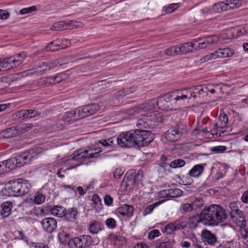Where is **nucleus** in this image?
Instances as JSON below:
<instances>
[{"label": "nucleus", "instance_id": "nucleus-1", "mask_svg": "<svg viewBox=\"0 0 248 248\" xmlns=\"http://www.w3.org/2000/svg\"><path fill=\"white\" fill-rule=\"evenodd\" d=\"M154 135L150 131L135 129L123 132L117 137V144L122 147L131 148L134 146L145 147L154 140Z\"/></svg>", "mask_w": 248, "mask_h": 248}, {"label": "nucleus", "instance_id": "nucleus-2", "mask_svg": "<svg viewBox=\"0 0 248 248\" xmlns=\"http://www.w3.org/2000/svg\"><path fill=\"white\" fill-rule=\"evenodd\" d=\"M202 223L206 226L217 225L227 217L225 210L217 204L205 206L200 212Z\"/></svg>", "mask_w": 248, "mask_h": 248}, {"label": "nucleus", "instance_id": "nucleus-3", "mask_svg": "<svg viewBox=\"0 0 248 248\" xmlns=\"http://www.w3.org/2000/svg\"><path fill=\"white\" fill-rule=\"evenodd\" d=\"M31 186L29 182L22 179H17L9 181L2 188V195L9 197L24 196L30 190Z\"/></svg>", "mask_w": 248, "mask_h": 248}, {"label": "nucleus", "instance_id": "nucleus-4", "mask_svg": "<svg viewBox=\"0 0 248 248\" xmlns=\"http://www.w3.org/2000/svg\"><path fill=\"white\" fill-rule=\"evenodd\" d=\"M183 101L184 99L180 90L161 95L157 99L159 108L166 111L179 108Z\"/></svg>", "mask_w": 248, "mask_h": 248}, {"label": "nucleus", "instance_id": "nucleus-5", "mask_svg": "<svg viewBox=\"0 0 248 248\" xmlns=\"http://www.w3.org/2000/svg\"><path fill=\"white\" fill-rule=\"evenodd\" d=\"M39 152H37L36 149H31L28 151V153H24L12 157L9 159L5 160L6 165L7 167L9 172L16 168H19L24 164L32 160L34 158L37 157Z\"/></svg>", "mask_w": 248, "mask_h": 248}, {"label": "nucleus", "instance_id": "nucleus-6", "mask_svg": "<svg viewBox=\"0 0 248 248\" xmlns=\"http://www.w3.org/2000/svg\"><path fill=\"white\" fill-rule=\"evenodd\" d=\"M143 178V172L139 170L137 172L135 170H129L125 174L122 185H124L126 190H132L134 189Z\"/></svg>", "mask_w": 248, "mask_h": 248}, {"label": "nucleus", "instance_id": "nucleus-7", "mask_svg": "<svg viewBox=\"0 0 248 248\" xmlns=\"http://www.w3.org/2000/svg\"><path fill=\"white\" fill-rule=\"evenodd\" d=\"M26 56L24 52H21L13 56L1 59L3 69L4 71H7L19 66L23 62Z\"/></svg>", "mask_w": 248, "mask_h": 248}, {"label": "nucleus", "instance_id": "nucleus-8", "mask_svg": "<svg viewBox=\"0 0 248 248\" xmlns=\"http://www.w3.org/2000/svg\"><path fill=\"white\" fill-rule=\"evenodd\" d=\"M102 152L101 148H90L89 150H86L83 152L78 153L73 156H70L71 160L80 161L78 164L76 165V167L78 166L83 162L84 159L92 158L98 156L99 153Z\"/></svg>", "mask_w": 248, "mask_h": 248}, {"label": "nucleus", "instance_id": "nucleus-9", "mask_svg": "<svg viewBox=\"0 0 248 248\" xmlns=\"http://www.w3.org/2000/svg\"><path fill=\"white\" fill-rule=\"evenodd\" d=\"M183 129L175 125L170 127L165 133L166 139L170 142L178 140L183 135Z\"/></svg>", "mask_w": 248, "mask_h": 248}, {"label": "nucleus", "instance_id": "nucleus-10", "mask_svg": "<svg viewBox=\"0 0 248 248\" xmlns=\"http://www.w3.org/2000/svg\"><path fill=\"white\" fill-rule=\"evenodd\" d=\"M99 109L97 104H90L85 105L82 108L77 109L78 114L81 119L95 114Z\"/></svg>", "mask_w": 248, "mask_h": 248}, {"label": "nucleus", "instance_id": "nucleus-11", "mask_svg": "<svg viewBox=\"0 0 248 248\" xmlns=\"http://www.w3.org/2000/svg\"><path fill=\"white\" fill-rule=\"evenodd\" d=\"M41 224L43 230L49 233L55 231L57 228V221L53 217H46L43 219L41 221Z\"/></svg>", "mask_w": 248, "mask_h": 248}, {"label": "nucleus", "instance_id": "nucleus-12", "mask_svg": "<svg viewBox=\"0 0 248 248\" xmlns=\"http://www.w3.org/2000/svg\"><path fill=\"white\" fill-rule=\"evenodd\" d=\"M201 85H198L193 88H189L180 90L184 101L186 99H193L195 100L197 94L200 95Z\"/></svg>", "mask_w": 248, "mask_h": 248}, {"label": "nucleus", "instance_id": "nucleus-13", "mask_svg": "<svg viewBox=\"0 0 248 248\" xmlns=\"http://www.w3.org/2000/svg\"><path fill=\"white\" fill-rule=\"evenodd\" d=\"M219 41V37L217 35L208 36L203 38V41L199 42L198 48L204 49L214 46Z\"/></svg>", "mask_w": 248, "mask_h": 248}, {"label": "nucleus", "instance_id": "nucleus-14", "mask_svg": "<svg viewBox=\"0 0 248 248\" xmlns=\"http://www.w3.org/2000/svg\"><path fill=\"white\" fill-rule=\"evenodd\" d=\"M201 238L202 241L205 245L207 244L213 246L217 242V238L216 235L210 231L206 229L202 231Z\"/></svg>", "mask_w": 248, "mask_h": 248}, {"label": "nucleus", "instance_id": "nucleus-15", "mask_svg": "<svg viewBox=\"0 0 248 248\" xmlns=\"http://www.w3.org/2000/svg\"><path fill=\"white\" fill-rule=\"evenodd\" d=\"M57 65V63L55 62H41L37 66L35 73L41 75L54 68Z\"/></svg>", "mask_w": 248, "mask_h": 248}, {"label": "nucleus", "instance_id": "nucleus-16", "mask_svg": "<svg viewBox=\"0 0 248 248\" xmlns=\"http://www.w3.org/2000/svg\"><path fill=\"white\" fill-rule=\"evenodd\" d=\"M21 131L17 126H11L5 129L0 132V138L9 139L16 137L20 134Z\"/></svg>", "mask_w": 248, "mask_h": 248}, {"label": "nucleus", "instance_id": "nucleus-17", "mask_svg": "<svg viewBox=\"0 0 248 248\" xmlns=\"http://www.w3.org/2000/svg\"><path fill=\"white\" fill-rule=\"evenodd\" d=\"M77 21L74 20H69L67 22L62 21L55 23L51 28V30L53 31H61L66 29L68 27H77L76 25Z\"/></svg>", "mask_w": 248, "mask_h": 248}, {"label": "nucleus", "instance_id": "nucleus-18", "mask_svg": "<svg viewBox=\"0 0 248 248\" xmlns=\"http://www.w3.org/2000/svg\"><path fill=\"white\" fill-rule=\"evenodd\" d=\"M138 106L140 112L152 111L157 106V99H153Z\"/></svg>", "mask_w": 248, "mask_h": 248}, {"label": "nucleus", "instance_id": "nucleus-19", "mask_svg": "<svg viewBox=\"0 0 248 248\" xmlns=\"http://www.w3.org/2000/svg\"><path fill=\"white\" fill-rule=\"evenodd\" d=\"M228 122V116L226 114L221 113L218 118L217 122L214 124V128L217 131H222L226 127Z\"/></svg>", "mask_w": 248, "mask_h": 248}, {"label": "nucleus", "instance_id": "nucleus-20", "mask_svg": "<svg viewBox=\"0 0 248 248\" xmlns=\"http://www.w3.org/2000/svg\"><path fill=\"white\" fill-rule=\"evenodd\" d=\"M206 165V164L196 165L189 171L187 174L190 177L198 178L203 172Z\"/></svg>", "mask_w": 248, "mask_h": 248}, {"label": "nucleus", "instance_id": "nucleus-21", "mask_svg": "<svg viewBox=\"0 0 248 248\" xmlns=\"http://www.w3.org/2000/svg\"><path fill=\"white\" fill-rule=\"evenodd\" d=\"M70 237V233L68 229L65 227H62L58 234V238L62 244H66L69 242Z\"/></svg>", "mask_w": 248, "mask_h": 248}, {"label": "nucleus", "instance_id": "nucleus-22", "mask_svg": "<svg viewBox=\"0 0 248 248\" xmlns=\"http://www.w3.org/2000/svg\"><path fill=\"white\" fill-rule=\"evenodd\" d=\"M77 237L79 242V247L81 248H88L93 242L92 237L89 235H82Z\"/></svg>", "mask_w": 248, "mask_h": 248}, {"label": "nucleus", "instance_id": "nucleus-23", "mask_svg": "<svg viewBox=\"0 0 248 248\" xmlns=\"http://www.w3.org/2000/svg\"><path fill=\"white\" fill-rule=\"evenodd\" d=\"M78 215V211L77 208H70L67 210H66L64 217L67 221L75 222L77 219Z\"/></svg>", "mask_w": 248, "mask_h": 248}, {"label": "nucleus", "instance_id": "nucleus-24", "mask_svg": "<svg viewBox=\"0 0 248 248\" xmlns=\"http://www.w3.org/2000/svg\"><path fill=\"white\" fill-rule=\"evenodd\" d=\"M233 222L236 223L238 226L243 227L247 226L246 217L244 216L243 211H241L234 215V218H231Z\"/></svg>", "mask_w": 248, "mask_h": 248}, {"label": "nucleus", "instance_id": "nucleus-25", "mask_svg": "<svg viewBox=\"0 0 248 248\" xmlns=\"http://www.w3.org/2000/svg\"><path fill=\"white\" fill-rule=\"evenodd\" d=\"M118 212L123 216L131 217L133 215L134 208L131 205L124 204L117 209Z\"/></svg>", "mask_w": 248, "mask_h": 248}, {"label": "nucleus", "instance_id": "nucleus-26", "mask_svg": "<svg viewBox=\"0 0 248 248\" xmlns=\"http://www.w3.org/2000/svg\"><path fill=\"white\" fill-rule=\"evenodd\" d=\"M217 58H227L231 57L234 53V50L230 47L219 48L216 50Z\"/></svg>", "mask_w": 248, "mask_h": 248}, {"label": "nucleus", "instance_id": "nucleus-27", "mask_svg": "<svg viewBox=\"0 0 248 248\" xmlns=\"http://www.w3.org/2000/svg\"><path fill=\"white\" fill-rule=\"evenodd\" d=\"M194 46L192 43L186 42L181 43L179 46H178L179 54H184L189 52H193L192 46Z\"/></svg>", "mask_w": 248, "mask_h": 248}, {"label": "nucleus", "instance_id": "nucleus-28", "mask_svg": "<svg viewBox=\"0 0 248 248\" xmlns=\"http://www.w3.org/2000/svg\"><path fill=\"white\" fill-rule=\"evenodd\" d=\"M12 206L11 202H6L1 204L0 215L3 218L7 217L11 214Z\"/></svg>", "mask_w": 248, "mask_h": 248}, {"label": "nucleus", "instance_id": "nucleus-29", "mask_svg": "<svg viewBox=\"0 0 248 248\" xmlns=\"http://www.w3.org/2000/svg\"><path fill=\"white\" fill-rule=\"evenodd\" d=\"M77 110H72L66 112L62 117V120L67 122H72L78 119H81L79 115L76 113Z\"/></svg>", "mask_w": 248, "mask_h": 248}, {"label": "nucleus", "instance_id": "nucleus-30", "mask_svg": "<svg viewBox=\"0 0 248 248\" xmlns=\"http://www.w3.org/2000/svg\"><path fill=\"white\" fill-rule=\"evenodd\" d=\"M227 210L231 218H234V215L242 211L239 208L238 204L236 202H231L228 205Z\"/></svg>", "mask_w": 248, "mask_h": 248}, {"label": "nucleus", "instance_id": "nucleus-31", "mask_svg": "<svg viewBox=\"0 0 248 248\" xmlns=\"http://www.w3.org/2000/svg\"><path fill=\"white\" fill-rule=\"evenodd\" d=\"M59 78V75H56L53 77H48L46 78L41 79L40 80V83H41V85H44L45 86H49L51 84H54L56 83L61 82V79L60 80H57V78Z\"/></svg>", "mask_w": 248, "mask_h": 248}, {"label": "nucleus", "instance_id": "nucleus-32", "mask_svg": "<svg viewBox=\"0 0 248 248\" xmlns=\"http://www.w3.org/2000/svg\"><path fill=\"white\" fill-rule=\"evenodd\" d=\"M50 212L53 215L64 217L66 209L62 205H55L51 209Z\"/></svg>", "mask_w": 248, "mask_h": 248}, {"label": "nucleus", "instance_id": "nucleus-33", "mask_svg": "<svg viewBox=\"0 0 248 248\" xmlns=\"http://www.w3.org/2000/svg\"><path fill=\"white\" fill-rule=\"evenodd\" d=\"M204 201L202 198H196L194 201L191 203L193 210L196 213H200L201 208L203 207Z\"/></svg>", "mask_w": 248, "mask_h": 248}, {"label": "nucleus", "instance_id": "nucleus-34", "mask_svg": "<svg viewBox=\"0 0 248 248\" xmlns=\"http://www.w3.org/2000/svg\"><path fill=\"white\" fill-rule=\"evenodd\" d=\"M103 227H104V225L102 224L93 220L89 225V230L91 233L96 234L102 229Z\"/></svg>", "mask_w": 248, "mask_h": 248}, {"label": "nucleus", "instance_id": "nucleus-35", "mask_svg": "<svg viewBox=\"0 0 248 248\" xmlns=\"http://www.w3.org/2000/svg\"><path fill=\"white\" fill-rule=\"evenodd\" d=\"M227 7L225 2L220 1L213 4L212 11L213 13H221L227 11Z\"/></svg>", "mask_w": 248, "mask_h": 248}, {"label": "nucleus", "instance_id": "nucleus-36", "mask_svg": "<svg viewBox=\"0 0 248 248\" xmlns=\"http://www.w3.org/2000/svg\"><path fill=\"white\" fill-rule=\"evenodd\" d=\"M185 160L182 159H175L170 163L169 167L170 169H168V171L169 172H171V168L176 169L178 168H181L185 166Z\"/></svg>", "mask_w": 248, "mask_h": 248}, {"label": "nucleus", "instance_id": "nucleus-37", "mask_svg": "<svg viewBox=\"0 0 248 248\" xmlns=\"http://www.w3.org/2000/svg\"><path fill=\"white\" fill-rule=\"evenodd\" d=\"M93 202V207L94 209L97 211L102 209V204L101 200L97 194H94L92 197Z\"/></svg>", "mask_w": 248, "mask_h": 248}, {"label": "nucleus", "instance_id": "nucleus-38", "mask_svg": "<svg viewBox=\"0 0 248 248\" xmlns=\"http://www.w3.org/2000/svg\"><path fill=\"white\" fill-rule=\"evenodd\" d=\"M227 7V10L239 7L242 3V0H226L225 2Z\"/></svg>", "mask_w": 248, "mask_h": 248}, {"label": "nucleus", "instance_id": "nucleus-39", "mask_svg": "<svg viewBox=\"0 0 248 248\" xmlns=\"http://www.w3.org/2000/svg\"><path fill=\"white\" fill-rule=\"evenodd\" d=\"M60 46L57 41H53L48 44L46 49L47 51L55 52L60 49Z\"/></svg>", "mask_w": 248, "mask_h": 248}, {"label": "nucleus", "instance_id": "nucleus-40", "mask_svg": "<svg viewBox=\"0 0 248 248\" xmlns=\"http://www.w3.org/2000/svg\"><path fill=\"white\" fill-rule=\"evenodd\" d=\"M27 110H21L19 111L16 112L13 114L12 116L13 119L15 120H18L19 119L22 118L25 119L28 118Z\"/></svg>", "mask_w": 248, "mask_h": 248}, {"label": "nucleus", "instance_id": "nucleus-41", "mask_svg": "<svg viewBox=\"0 0 248 248\" xmlns=\"http://www.w3.org/2000/svg\"><path fill=\"white\" fill-rule=\"evenodd\" d=\"M165 54L169 56H174L179 55L178 50V46H173L165 49Z\"/></svg>", "mask_w": 248, "mask_h": 248}, {"label": "nucleus", "instance_id": "nucleus-42", "mask_svg": "<svg viewBox=\"0 0 248 248\" xmlns=\"http://www.w3.org/2000/svg\"><path fill=\"white\" fill-rule=\"evenodd\" d=\"M164 201H160L157 202H156L152 204H150L148 206H147L144 209L143 212V215L144 216H146L147 215H148L152 213L153 209L155 207H156L157 206L159 205L161 203L163 202Z\"/></svg>", "mask_w": 248, "mask_h": 248}, {"label": "nucleus", "instance_id": "nucleus-43", "mask_svg": "<svg viewBox=\"0 0 248 248\" xmlns=\"http://www.w3.org/2000/svg\"><path fill=\"white\" fill-rule=\"evenodd\" d=\"M169 197H178L183 195V191L179 188L168 189Z\"/></svg>", "mask_w": 248, "mask_h": 248}, {"label": "nucleus", "instance_id": "nucleus-44", "mask_svg": "<svg viewBox=\"0 0 248 248\" xmlns=\"http://www.w3.org/2000/svg\"><path fill=\"white\" fill-rule=\"evenodd\" d=\"M202 216L200 215V212L196 213V215H192L189 218V222L190 223L195 225V226H197V223H202Z\"/></svg>", "mask_w": 248, "mask_h": 248}, {"label": "nucleus", "instance_id": "nucleus-45", "mask_svg": "<svg viewBox=\"0 0 248 248\" xmlns=\"http://www.w3.org/2000/svg\"><path fill=\"white\" fill-rule=\"evenodd\" d=\"M35 204L33 199L32 198L27 199L22 203L23 207L27 210H31L33 205Z\"/></svg>", "mask_w": 248, "mask_h": 248}, {"label": "nucleus", "instance_id": "nucleus-46", "mask_svg": "<svg viewBox=\"0 0 248 248\" xmlns=\"http://www.w3.org/2000/svg\"><path fill=\"white\" fill-rule=\"evenodd\" d=\"M178 4L176 3L170 4L163 7V10L166 13L170 14L173 12L178 8Z\"/></svg>", "mask_w": 248, "mask_h": 248}, {"label": "nucleus", "instance_id": "nucleus-47", "mask_svg": "<svg viewBox=\"0 0 248 248\" xmlns=\"http://www.w3.org/2000/svg\"><path fill=\"white\" fill-rule=\"evenodd\" d=\"M155 247L156 248H172V243L170 241H157Z\"/></svg>", "mask_w": 248, "mask_h": 248}, {"label": "nucleus", "instance_id": "nucleus-48", "mask_svg": "<svg viewBox=\"0 0 248 248\" xmlns=\"http://www.w3.org/2000/svg\"><path fill=\"white\" fill-rule=\"evenodd\" d=\"M124 113L129 115H133L135 114L140 113L139 106H134L131 108L126 109L124 111Z\"/></svg>", "mask_w": 248, "mask_h": 248}, {"label": "nucleus", "instance_id": "nucleus-49", "mask_svg": "<svg viewBox=\"0 0 248 248\" xmlns=\"http://www.w3.org/2000/svg\"><path fill=\"white\" fill-rule=\"evenodd\" d=\"M178 178L179 179L180 183L184 185L187 186L192 184L193 180L189 177H186L184 176L181 177V176L177 175Z\"/></svg>", "mask_w": 248, "mask_h": 248}, {"label": "nucleus", "instance_id": "nucleus-50", "mask_svg": "<svg viewBox=\"0 0 248 248\" xmlns=\"http://www.w3.org/2000/svg\"><path fill=\"white\" fill-rule=\"evenodd\" d=\"M133 90L131 88L128 89H124L122 90H120L117 92L116 95L117 98H120L121 97L125 96L127 94H130L133 93Z\"/></svg>", "mask_w": 248, "mask_h": 248}, {"label": "nucleus", "instance_id": "nucleus-51", "mask_svg": "<svg viewBox=\"0 0 248 248\" xmlns=\"http://www.w3.org/2000/svg\"><path fill=\"white\" fill-rule=\"evenodd\" d=\"M45 196L43 194L39 193H37L36 196H34V201L35 204H39L44 202L45 201Z\"/></svg>", "mask_w": 248, "mask_h": 248}, {"label": "nucleus", "instance_id": "nucleus-52", "mask_svg": "<svg viewBox=\"0 0 248 248\" xmlns=\"http://www.w3.org/2000/svg\"><path fill=\"white\" fill-rule=\"evenodd\" d=\"M227 147L225 146H217L210 148V151L215 154L222 153L227 150Z\"/></svg>", "mask_w": 248, "mask_h": 248}, {"label": "nucleus", "instance_id": "nucleus-53", "mask_svg": "<svg viewBox=\"0 0 248 248\" xmlns=\"http://www.w3.org/2000/svg\"><path fill=\"white\" fill-rule=\"evenodd\" d=\"M69 248H81L79 247V242L77 237L71 239L68 242Z\"/></svg>", "mask_w": 248, "mask_h": 248}, {"label": "nucleus", "instance_id": "nucleus-54", "mask_svg": "<svg viewBox=\"0 0 248 248\" xmlns=\"http://www.w3.org/2000/svg\"><path fill=\"white\" fill-rule=\"evenodd\" d=\"M239 231L243 239L245 240L248 239V226L247 225L245 227H240ZM247 241L248 242V240Z\"/></svg>", "mask_w": 248, "mask_h": 248}, {"label": "nucleus", "instance_id": "nucleus-55", "mask_svg": "<svg viewBox=\"0 0 248 248\" xmlns=\"http://www.w3.org/2000/svg\"><path fill=\"white\" fill-rule=\"evenodd\" d=\"M193 210L191 203H184L181 205V212L182 213L188 212Z\"/></svg>", "mask_w": 248, "mask_h": 248}, {"label": "nucleus", "instance_id": "nucleus-56", "mask_svg": "<svg viewBox=\"0 0 248 248\" xmlns=\"http://www.w3.org/2000/svg\"><path fill=\"white\" fill-rule=\"evenodd\" d=\"M37 7L35 5L32 6L30 7L25 8L21 9L20 11V14L21 15H25L28 13H31L37 10Z\"/></svg>", "mask_w": 248, "mask_h": 248}, {"label": "nucleus", "instance_id": "nucleus-57", "mask_svg": "<svg viewBox=\"0 0 248 248\" xmlns=\"http://www.w3.org/2000/svg\"><path fill=\"white\" fill-rule=\"evenodd\" d=\"M176 231V226H174V223H169L166 225L165 227V231L167 234H171L174 231Z\"/></svg>", "mask_w": 248, "mask_h": 248}, {"label": "nucleus", "instance_id": "nucleus-58", "mask_svg": "<svg viewBox=\"0 0 248 248\" xmlns=\"http://www.w3.org/2000/svg\"><path fill=\"white\" fill-rule=\"evenodd\" d=\"M168 158L165 155H161V158H160V166L165 169L167 166H169L170 163L168 162L169 161Z\"/></svg>", "mask_w": 248, "mask_h": 248}, {"label": "nucleus", "instance_id": "nucleus-59", "mask_svg": "<svg viewBox=\"0 0 248 248\" xmlns=\"http://www.w3.org/2000/svg\"><path fill=\"white\" fill-rule=\"evenodd\" d=\"M28 118H31L41 116V113L33 109H27Z\"/></svg>", "mask_w": 248, "mask_h": 248}, {"label": "nucleus", "instance_id": "nucleus-60", "mask_svg": "<svg viewBox=\"0 0 248 248\" xmlns=\"http://www.w3.org/2000/svg\"><path fill=\"white\" fill-rule=\"evenodd\" d=\"M105 224L109 229H114L116 227V222L113 218H108L105 222Z\"/></svg>", "mask_w": 248, "mask_h": 248}, {"label": "nucleus", "instance_id": "nucleus-61", "mask_svg": "<svg viewBox=\"0 0 248 248\" xmlns=\"http://www.w3.org/2000/svg\"><path fill=\"white\" fill-rule=\"evenodd\" d=\"M160 234V232L158 230H153L148 233V238L149 239H154L155 237L159 236Z\"/></svg>", "mask_w": 248, "mask_h": 248}, {"label": "nucleus", "instance_id": "nucleus-62", "mask_svg": "<svg viewBox=\"0 0 248 248\" xmlns=\"http://www.w3.org/2000/svg\"><path fill=\"white\" fill-rule=\"evenodd\" d=\"M9 172L5 161L0 162V175Z\"/></svg>", "mask_w": 248, "mask_h": 248}, {"label": "nucleus", "instance_id": "nucleus-63", "mask_svg": "<svg viewBox=\"0 0 248 248\" xmlns=\"http://www.w3.org/2000/svg\"><path fill=\"white\" fill-rule=\"evenodd\" d=\"M104 200L105 205L107 206L111 205L113 202V198L109 195H106Z\"/></svg>", "mask_w": 248, "mask_h": 248}, {"label": "nucleus", "instance_id": "nucleus-64", "mask_svg": "<svg viewBox=\"0 0 248 248\" xmlns=\"http://www.w3.org/2000/svg\"><path fill=\"white\" fill-rule=\"evenodd\" d=\"M123 174V171L121 169L117 168L113 172V176L115 179H119Z\"/></svg>", "mask_w": 248, "mask_h": 248}]
</instances>
